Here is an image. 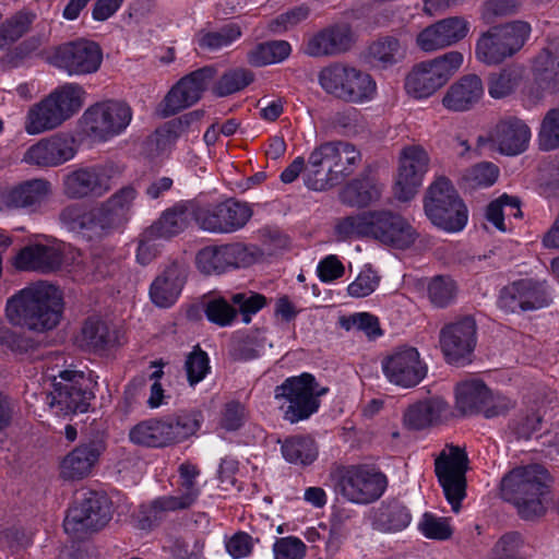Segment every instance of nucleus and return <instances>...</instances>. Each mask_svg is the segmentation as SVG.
<instances>
[{"instance_id": "obj_1", "label": "nucleus", "mask_w": 559, "mask_h": 559, "mask_svg": "<svg viewBox=\"0 0 559 559\" xmlns=\"http://www.w3.org/2000/svg\"><path fill=\"white\" fill-rule=\"evenodd\" d=\"M62 308L60 290L52 284L39 281L8 300L7 316L13 324L44 332L59 323Z\"/></svg>"}, {"instance_id": "obj_2", "label": "nucleus", "mask_w": 559, "mask_h": 559, "mask_svg": "<svg viewBox=\"0 0 559 559\" xmlns=\"http://www.w3.org/2000/svg\"><path fill=\"white\" fill-rule=\"evenodd\" d=\"M550 481L548 471L539 464L519 466L503 476L501 497L516 508L521 519L532 521L546 513Z\"/></svg>"}, {"instance_id": "obj_3", "label": "nucleus", "mask_w": 559, "mask_h": 559, "mask_svg": "<svg viewBox=\"0 0 559 559\" xmlns=\"http://www.w3.org/2000/svg\"><path fill=\"white\" fill-rule=\"evenodd\" d=\"M361 162L360 152L344 141L325 142L308 157L305 185L314 191H323L341 183L352 175Z\"/></svg>"}, {"instance_id": "obj_4", "label": "nucleus", "mask_w": 559, "mask_h": 559, "mask_svg": "<svg viewBox=\"0 0 559 559\" xmlns=\"http://www.w3.org/2000/svg\"><path fill=\"white\" fill-rule=\"evenodd\" d=\"M85 95L86 92L78 83H66L53 90L28 108L24 122L25 132L36 135L57 129L80 111Z\"/></svg>"}, {"instance_id": "obj_5", "label": "nucleus", "mask_w": 559, "mask_h": 559, "mask_svg": "<svg viewBox=\"0 0 559 559\" xmlns=\"http://www.w3.org/2000/svg\"><path fill=\"white\" fill-rule=\"evenodd\" d=\"M530 35L531 25L525 21L518 20L491 26L476 40V59L487 66L500 64L518 53Z\"/></svg>"}, {"instance_id": "obj_6", "label": "nucleus", "mask_w": 559, "mask_h": 559, "mask_svg": "<svg viewBox=\"0 0 559 559\" xmlns=\"http://www.w3.org/2000/svg\"><path fill=\"white\" fill-rule=\"evenodd\" d=\"M322 90L346 103H364L370 100L377 90L372 76L355 67L334 62L322 68L318 75Z\"/></svg>"}, {"instance_id": "obj_7", "label": "nucleus", "mask_w": 559, "mask_h": 559, "mask_svg": "<svg viewBox=\"0 0 559 559\" xmlns=\"http://www.w3.org/2000/svg\"><path fill=\"white\" fill-rule=\"evenodd\" d=\"M329 392V388L321 386L313 374L304 372L300 376L289 377L275 388V399L284 400L287 405H281L284 419L290 424L308 419L320 407V397Z\"/></svg>"}, {"instance_id": "obj_8", "label": "nucleus", "mask_w": 559, "mask_h": 559, "mask_svg": "<svg viewBox=\"0 0 559 559\" xmlns=\"http://www.w3.org/2000/svg\"><path fill=\"white\" fill-rule=\"evenodd\" d=\"M424 210L433 225L447 231H460L467 223L466 205L452 182L443 176L427 189Z\"/></svg>"}, {"instance_id": "obj_9", "label": "nucleus", "mask_w": 559, "mask_h": 559, "mask_svg": "<svg viewBox=\"0 0 559 559\" xmlns=\"http://www.w3.org/2000/svg\"><path fill=\"white\" fill-rule=\"evenodd\" d=\"M111 518L109 499L103 493L87 491L68 509L63 528L73 540H84L103 530Z\"/></svg>"}, {"instance_id": "obj_10", "label": "nucleus", "mask_w": 559, "mask_h": 559, "mask_svg": "<svg viewBox=\"0 0 559 559\" xmlns=\"http://www.w3.org/2000/svg\"><path fill=\"white\" fill-rule=\"evenodd\" d=\"M462 63L463 55L453 50L414 66L405 79L407 94L417 99L431 96L448 82Z\"/></svg>"}, {"instance_id": "obj_11", "label": "nucleus", "mask_w": 559, "mask_h": 559, "mask_svg": "<svg viewBox=\"0 0 559 559\" xmlns=\"http://www.w3.org/2000/svg\"><path fill=\"white\" fill-rule=\"evenodd\" d=\"M50 406L63 416L85 413L95 397L92 380L83 371L62 370L53 378Z\"/></svg>"}, {"instance_id": "obj_12", "label": "nucleus", "mask_w": 559, "mask_h": 559, "mask_svg": "<svg viewBox=\"0 0 559 559\" xmlns=\"http://www.w3.org/2000/svg\"><path fill=\"white\" fill-rule=\"evenodd\" d=\"M386 486V477L381 472L353 465L337 473L335 491L350 502L368 504L378 500Z\"/></svg>"}, {"instance_id": "obj_13", "label": "nucleus", "mask_w": 559, "mask_h": 559, "mask_svg": "<svg viewBox=\"0 0 559 559\" xmlns=\"http://www.w3.org/2000/svg\"><path fill=\"white\" fill-rule=\"evenodd\" d=\"M49 62L69 75H87L100 68L103 50L96 41L79 38L55 47Z\"/></svg>"}, {"instance_id": "obj_14", "label": "nucleus", "mask_w": 559, "mask_h": 559, "mask_svg": "<svg viewBox=\"0 0 559 559\" xmlns=\"http://www.w3.org/2000/svg\"><path fill=\"white\" fill-rule=\"evenodd\" d=\"M468 459L466 452L456 445L449 447V453L442 451L435 461V472L444 496L453 512L461 510L466 497V477Z\"/></svg>"}, {"instance_id": "obj_15", "label": "nucleus", "mask_w": 559, "mask_h": 559, "mask_svg": "<svg viewBox=\"0 0 559 559\" xmlns=\"http://www.w3.org/2000/svg\"><path fill=\"white\" fill-rule=\"evenodd\" d=\"M217 76V68L204 66L182 76L163 100L162 116L170 117L198 103L209 85Z\"/></svg>"}, {"instance_id": "obj_16", "label": "nucleus", "mask_w": 559, "mask_h": 559, "mask_svg": "<svg viewBox=\"0 0 559 559\" xmlns=\"http://www.w3.org/2000/svg\"><path fill=\"white\" fill-rule=\"evenodd\" d=\"M115 173L114 164L76 168L63 177L62 192L70 200L100 198L110 191Z\"/></svg>"}, {"instance_id": "obj_17", "label": "nucleus", "mask_w": 559, "mask_h": 559, "mask_svg": "<svg viewBox=\"0 0 559 559\" xmlns=\"http://www.w3.org/2000/svg\"><path fill=\"white\" fill-rule=\"evenodd\" d=\"M253 212L249 204L235 199L199 209L195 221L200 228L214 234H231L243 228Z\"/></svg>"}, {"instance_id": "obj_18", "label": "nucleus", "mask_w": 559, "mask_h": 559, "mask_svg": "<svg viewBox=\"0 0 559 559\" xmlns=\"http://www.w3.org/2000/svg\"><path fill=\"white\" fill-rule=\"evenodd\" d=\"M551 296L546 282L531 277L514 281L502 287L498 306L506 312H526L549 306Z\"/></svg>"}, {"instance_id": "obj_19", "label": "nucleus", "mask_w": 559, "mask_h": 559, "mask_svg": "<svg viewBox=\"0 0 559 559\" xmlns=\"http://www.w3.org/2000/svg\"><path fill=\"white\" fill-rule=\"evenodd\" d=\"M369 237L395 249H407L418 234L409 222L391 210L368 211Z\"/></svg>"}, {"instance_id": "obj_20", "label": "nucleus", "mask_w": 559, "mask_h": 559, "mask_svg": "<svg viewBox=\"0 0 559 559\" xmlns=\"http://www.w3.org/2000/svg\"><path fill=\"white\" fill-rule=\"evenodd\" d=\"M477 325L472 317L447 324L440 331V347L447 362L465 366L473 360Z\"/></svg>"}, {"instance_id": "obj_21", "label": "nucleus", "mask_w": 559, "mask_h": 559, "mask_svg": "<svg viewBox=\"0 0 559 559\" xmlns=\"http://www.w3.org/2000/svg\"><path fill=\"white\" fill-rule=\"evenodd\" d=\"M382 371L393 384L408 389L418 385L427 376L428 367L413 346H400L382 360Z\"/></svg>"}, {"instance_id": "obj_22", "label": "nucleus", "mask_w": 559, "mask_h": 559, "mask_svg": "<svg viewBox=\"0 0 559 559\" xmlns=\"http://www.w3.org/2000/svg\"><path fill=\"white\" fill-rule=\"evenodd\" d=\"M428 153L419 145L406 146L401 151L394 194L399 201L407 202L418 192L424 176L429 169Z\"/></svg>"}, {"instance_id": "obj_23", "label": "nucleus", "mask_w": 559, "mask_h": 559, "mask_svg": "<svg viewBox=\"0 0 559 559\" xmlns=\"http://www.w3.org/2000/svg\"><path fill=\"white\" fill-rule=\"evenodd\" d=\"M531 129L516 116H506L490 130L488 136H479L478 145L489 144L491 148L507 156H515L528 147Z\"/></svg>"}, {"instance_id": "obj_24", "label": "nucleus", "mask_w": 559, "mask_h": 559, "mask_svg": "<svg viewBox=\"0 0 559 559\" xmlns=\"http://www.w3.org/2000/svg\"><path fill=\"white\" fill-rule=\"evenodd\" d=\"M131 108L122 102L109 100L90 107L83 115L91 133L107 139L119 134L130 123Z\"/></svg>"}, {"instance_id": "obj_25", "label": "nucleus", "mask_w": 559, "mask_h": 559, "mask_svg": "<svg viewBox=\"0 0 559 559\" xmlns=\"http://www.w3.org/2000/svg\"><path fill=\"white\" fill-rule=\"evenodd\" d=\"M355 44L354 32L347 23L326 26L309 36L301 45V51L313 58L335 57L352 49Z\"/></svg>"}, {"instance_id": "obj_26", "label": "nucleus", "mask_w": 559, "mask_h": 559, "mask_svg": "<svg viewBox=\"0 0 559 559\" xmlns=\"http://www.w3.org/2000/svg\"><path fill=\"white\" fill-rule=\"evenodd\" d=\"M74 143V138L63 133L40 139L25 151L22 162L40 168L58 167L75 156Z\"/></svg>"}, {"instance_id": "obj_27", "label": "nucleus", "mask_w": 559, "mask_h": 559, "mask_svg": "<svg viewBox=\"0 0 559 559\" xmlns=\"http://www.w3.org/2000/svg\"><path fill=\"white\" fill-rule=\"evenodd\" d=\"M105 450L106 442L103 439H90L81 442L61 461L60 476L67 480H80L87 477Z\"/></svg>"}, {"instance_id": "obj_28", "label": "nucleus", "mask_w": 559, "mask_h": 559, "mask_svg": "<svg viewBox=\"0 0 559 559\" xmlns=\"http://www.w3.org/2000/svg\"><path fill=\"white\" fill-rule=\"evenodd\" d=\"M468 22L462 16L442 19L424 28L417 36V44L424 51H433L452 46L467 35Z\"/></svg>"}, {"instance_id": "obj_29", "label": "nucleus", "mask_w": 559, "mask_h": 559, "mask_svg": "<svg viewBox=\"0 0 559 559\" xmlns=\"http://www.w3.org/2000/svg\"><path fill=\"white\" fill-rule=\"evenodd\" d=\"M62 252L50 246L35 243L22 248L13 258V266L19 271L50 274L61 269Z\"/></svg>"}, {"instance_id": "obj_30", "label": "nucleus", "mask_w": 559, "mask_h": 559, "mask_svg": "<svg viewBox=\"0 0 559 559\" xmlns=\"http://www.w3.org/2000/svg\"><path fill=\"white\" fill-rule=\"evenodd\" d=\"M186 280L187 270L182 264H169L150 286L152 302L159 308L171 307L178 299Z\"/></svg>"}, {"instance_id": "obj_31", "label": "nucleus", "mask_w": 559, "mask_h": 559, "mask_svg": "<svg viewBox=\"0 0 559 559\" xmlns=\"http://www.w3.org/2000/svg\"><path fill=\"white\" fill-rule=\"evenodd\" d=\"M484 85L476 74H467L454 82L447 90L442 105L450 111L471 110L483 97Z\"/></svg>"}, {"instance_id": "obj_32", "label": "nucleus", "mask_w": 559, "mask_h": 559, "mask_svg": "<svg viewBox=\"0 0 559 559\" xmlns=\"http://www.w3.org/2000/svg\"><path fill=\"white\" fill-rule=\"evenodd\" d=\"M370 519L373 528L383 533H395L409 525L412 514L399 499H388L372 509Z\"/></svg>"}, {"instance_id": "obj_33", "label": "nucleus", "mask_w": 559, "mask_h": 559, "mask_svg": "<svg viewBox=\"0 0 559 559\" xmlns=\"http://www.w3.org/2000/svg\"><path fill=\"white\" fill-rule=\"evenodd\" d=\"M52 193L51 182L35 178L21 182L7 195V204L15 209L39 207Z\"/></svg>"}, {"instance_id": "obj_34", "label": "nucleus", "mask_w": 559, "mask_h": 559, "mask_svg": "<svg viewBox=\"0 0 559 559\" xmlns=\"http://www.w3.org/2000/svg\"><path fill=\"white\" fill-rule=\"evenodd\" d=\"M406 56V46L393 35L380 36L367 48L366 58L374 68L389 69L402 62Z\"/></svg>"}, {"instance_id": "obj_35", "label": "nucleus", "mask_w": 559, "mask_h": 559, "mask_svg": "<svg viewBox=\"0 0 559 559\" xmlns=\"http://www.w3.org/2000/svg\"><path fill=\"white\" fill-rule=\"evenodd\" d=\"M448 404L440 397H430L409 405L403 415V424L409 430H423L436 423Z\"/></svg>"}, {"instance_id": "obj_36", "label": "nucleus", "mask_w": 559, "mask_h": 559, "mask_svg": "<svg viewBox=\"0 0 559 559\" xmlns=\"http://www.w3.org/2000/svg\"><path fill=\"white\" fill-rule=\"evenodd\" d=\"M170 435V424L165 417L139 423L130 430L129 438L135 444L164 448L173 444Z\"/></svg>"}, {"instance_id": "obj_37", "label": "nucleus", "mask_w": 559, "mask_h": 559, "mask_svg": "<svg viewBox=\"0 0 559 559\" xmlns=\"http://www.w3.org/2000/svg\"><path fill=\"white\" fill-rule=\"evenodd\" d=\"M490 402V390L480 380H469L456 386V409L464 416L481 413Z\"/></svg>"}, {"instance_id": "obj_38", "label": "nucleus", "mask_w": 559, "mask_h": 559, "mask_svg": "<svg viewBox=\"0 0 559 559\" xmlns=\"http://www.w3.org/2000/svg\"><path fill=\"white\" fill-rule=\"evenodd\" d=\"M381 197V187L369 177L356 178L348 182L340 192L343 204L365 207Z\"/></svg>"}, {"instance_id": "obj_39", "label": "nucleus", "mask_w": 559, "mask_h": 559, "mask_svg": "<svg viewBox=\"0 0 559 559\" xmlns=\"http://www.w3.org/2000/svg\"><path fill=\"white\" fill-rule=\"evenodd\" d=\"M116 340L108 324L96 317L87 318L82 326L79 344L88 350H104Z\"/></svg>"}, {"instance_id": "obj_40", "label": "nucleus", "mask_w": 559, "mask_h": 559, "mask_svg": "<svg viewBox=\"0 0 559 559\" xmlns=\"http://www.w3.org/2000/svg\"><path fill=\"white\" fill-rule=\"evenodd\" d=\"M187 227V213L182 207L166 210L162 216L144 230L148 240L171 238Z\"/></svg>"}, {"instance_id": "obj_41", "label": "nucleus", "mask_w": 559, "mask_h": 559, "mask_svg": "<svg viewBox=\"0 0 559 559\" xmlns=\"http://www.w3.org/2000/svg\"><path fill=\"white\" fill-rule=\"evenodd\" d=\"M241 36V28L235 23L226 24L216 31L201 29L194 41L201 51L216 52L230 46Z\"/></svg>"}, {"instance_id": "obj_42", "label": "nucleus", "mask_w": 559, "mask_h": 559, "mask_svg": "<svg viewBox=\"0 0 559 559\" xmlns=\"http://www.w3.org/2000/svg\"><path fill=\"white\" fill-rule=\"evenodd\" d=\"M284 459L296 465L307 466L312 464L318 456V447L314 440L307 436H293L282 442Z\"/></svg>"}, {"instance_id": "obj_43", "label": "nucleus", "mask_w": 559, "mask_h": 559, "mask_svg": "<svg viewBox=\"0 0 559 559\" xmlns=\"http://www.w3.org/2000/svg\"><path fill=\"white\" fill-rule=\"evenodd\" d=\"M424 282L428 300L435 308L444 309L455 302L459 286L450 275H435Z\"/></svg>"}, {"instance_id": "obj_44", "label": "nucleus", "mask_w": 559, "mask_h": 559, "mask_svg": "<svg viewBox=\"0 0 559 559\" xmlns=\"http://www.w3.org/2000/svg\"><path fill=\"white\" fill-rule=\"evenodd\" d=\"M119 228L104 206L97 205L86 210L82 237L87 240H100Z\"/></svg>"}, {"instance_id": "obj_45", "label": "nucleus", "mask_w": 559, "mask_h": 559, "mask_svg": "<svg viewBox=\"0 0 559 559\" xmlns=\"http://www.w3.org/2000/svg\"><path fill=\"white\" fill-rule=\"evenodd\" d=\"M136 197V189L132 185H128L117 190L106 201L100 202V204L118 226L121 227L129 221Z\"/></svg>"}, {"instance_id": "obj_46", "label": "nucleus", "mask_w": 559, "mask_h": 559, "mask_svg": "<svg viewBox=\"0 0 559 559\" xmlns=\"http://www.w3.org/2000/svg\"><path fill=\"white\" fill-rule=\"evenodd\" d=\"M254 81V74L246 68L226 70L213 84L212 93L217 97H226L243 91Z\"/></svg>"}, {"instance_id": "obj_47", "label": "nucleus", "mask_w": 559, "mask_h": 559, "mask_svg": "<svg viewBox=\"0 0 559 559\" xmlns=\"http://www.w3.org/2000/svg\"><path fill=\"white\" fill-rule=\"evenodd\" d=\"M175 501L173 497L166 496L148 504H141L135 515L139 528L152 530L160 524L167 512L180 510Z\"/></svg>"}, {"instance_id": "obj_48", "label": "nucleus", "mask_w": 559, "mask_h": 559, "mask_svg": "<svg viewBox=\"0 0 559 559\" xmlns=\"http://www.w3.org/2000/svg\"><path fill=\"white\" fill-rule=\"evenodd\" d=\"M179 473V492L178 496H171L180 510L188 509L198 499L200 489L197 486V478L200 475V469L195 464L183 462L178 467Z\"/></svg>"}, {"instance_id": "obj_49", "label": "nucleus", "mask_w": 559, "mask_h": 559, "mask_svg": "<svg viewBox=\"0 0 559 559\" xmlns=\"http://www.w3.org/2000/svg\"><path fill=\"white\" fill-rule=\"evenodd\" d=\"M499 176V168L490 162L478 163L465 169L460 179L459 186L466 191L492 186Z\"/></svg>"}, {"instance_id": "obj_50", "label": "nucleus", "mask_w": 559, "mask_h": 559, "mask_svg": "<svg viewBox=\"0 0 559 559\" xmlns=\"http://www.w3.org/2000/svg\"><path fill=\"white\" fill-rule=\"evenodd\" d=\"M292 51L285 40H270L257 45L248 52L247 59L251 66L263 67L285 60Z\"/></svg>"}, {"instance_id": "obj_51", "label": "nucleus", "mask_w": 559, "mask_h": 559, "mask_svg": "<svg viewBox=\"0 0 559 559\" xmlns=\"http://www.w3.org/2000/svg\"><path fill=\"white\" fill-rule=\"evenodd\" d=\"M226 271L248 267L260 255V250L253 245L243 242H228L219 245Z\"/></svg>"}, {"instance_id": "obj_52", "label": "nucleus", "mask_w": 559, "mask_h": 559, "mask_svg": "<svg viewBox=\"0 0 559 559\" xmlns=\"http://www.w3.org/2000/svg\"><path fill=\"white\" fill-rule=\"evenodd\" d=\"M166 419L167 423L170 424V437L174 444L182 442L195 435L201 428L203 415L200 411H192L169 416L166 417Z\"/></svg>"}, {"instance_id": "obj_53", "label": "nucleus", "mask_w": 559, "mask_h": 559, "mask_svg": "<svg viewBox=\"0 0 559 559\" xmlns=\"http://www.w3.org/2000/svg\"><path fill=\"white\" fill-rule=\"evenodd\" d=\"M35 19L32 13L19 11L0 25V49L17 41L28 31Z\"/></svg>"}, {"instance_id": "obj_54", "label": "nucleus", "mask_w": 559, "mask_h": 559, "mask_svg": "<svg viewBox=\"0 0 559 559\" xmlns=\"http://www.w3.org/2000/svg\"><path fill=\"white\" fill-rule=\"evenodd\" d=\"M521 71L516 68H503L488 78V93L499 99L512 94L521 82Z\"/></svg>"}, {"instance_id": "obj_55", "label": "nucleus", "mask_w": 559, "mask_h": 559, "mask_svg": "<svg viewBox=\"0 0 559 559\" xmlns=\"http://www.w3.org/2000/svg\"><path fill=\"white\" fill-rule=\"evenodd\" d=\"M534 68L544 88L559 91V62L549 50L545 49L537 56Z\"/></svg>"}, {"instance_id": "obj_56", "label": "nucleus", "mask_w": 559, "mask_h": 559, "mask_svg": "<svg viewBox=\"0 0 559 559\" xmlns=\"http://www.w3.org/2000/svg\"><path fill=\"white\" fill-rule=\"evenodd\" d=\"M342 329L349 331L357 329L364 332L369 338H376L382 335L379 319L369 312H358L350 316H343L338 320Z\"/></svg>"}, {"instance_id": "obj_57", "label": "nucleus", "mask_w": 559, "mask_h": 559, "mask_svg": "<svg viewBox=\"0 0 559 559\" xmlns=\"http://www.w3.org/2000/svg\"><path fill=\"white\" fill-rule=\"evenodd\" d=\"M524 540L518 532L504 534L495 544L490 559H526Z\"/></svg>"}, {"instance_id": "obj_58", "label": "nucleus", "mask_w": 559, "mask_h": 559, "mask_svg": "<svg viewBox=\"0 0 559 559\" xmlns=\"http://www.w3.org/2000/svg\"><path fill=\"white\" fill-rule=\"evenodd\" d=\"M538 144L546 152L559 148V108L548 110L542 120Z\"/></svg>"}, {"instance_id": "obj_59", "label": "nucleus", "mask_w": 559, "mask_h": 559, "mask_svg": "<svg viewBox=\"0 0 559 559\" xmlns=\"http://www.w3.org/2000/svg\"><path fill=\"white\" fill-rule=\"evenodd\" d=\"M84 266L86 271L82 275V280L87 281H100L116 271V263L110 259L107 252L100 249L93 251L90 260L84 263Z\"/></svg>"}, {"instance_id": "obj_60", "label": "nucleus", "mask_w": 559, "mask_h": 559, "mask_svg": "<svg viewBox=\"0 0 559 559\" xmlns=\"http://www.w3.org/2000/svg\"><path fill=\"white\" fill-rule=\"evenodd\" d=\"M197 269L205 275L223 274L226 271L219 245L205 246L195 255Z\"/></svg>"}, {"instance_id": "obj_61", "label": "nucleus", "mask_w": 559, "mask_h": 559, "mask_svg": "<svg viewBox=\"0 0 559 559\" xmlns=\"http://www.w3.org/2000/svg\"><path fill=\"white\" fill-rule=\"evenodd\" d=\"M230 301L238 313L241 314L242 321L246 324L250 323L251 317L267 304V299L264 295L254 292L233 294Z\"/></svg>"}, {"instance_id": "obj_62", "label": "nucleus", "mask_w": 559, "mask_h": 559, "mask_svg": "<svg viewBox=\"0 0 559 559\" xmlns=\"http://www.w3.org/2000/svg\"><path fill=\"white\" fill-rule=\"evenodd\" d=\"M205 316L207 320L218 326H228L237 318L238 311L231 301L223 297L213 298L205 305Z\"/></svg>"}, {"instance_id": "obj_63", "label": "nucleus", "mask_w": 559, "mask_h": 559, "mask_svg": "<svg viewBox=\"0 0 559 559\" xmlns=\"http://www.w3.org/2000/svg\"><path fill=\"white\" fill-rule=\"evenodd\" d=\"M341 240L354 237H369L368 211L342 218L335 226Z\"/></svg>"}, {"instance_id": "obj_64", "label": "nucleus", "mask_w": 559, "mask_h": 559, "mask_svg": "<svg viewBox=\"0 0 559 559\" xmlns=\"http://www.w3.org/2000/svg\"><path fill=\"white\" fill-rule=\"evenodd\" d=\"M185 370L188 382L194 385L202 381L210 371V359L207 354L197 345L186 358Z\"/></svg>"}]
</instances>
